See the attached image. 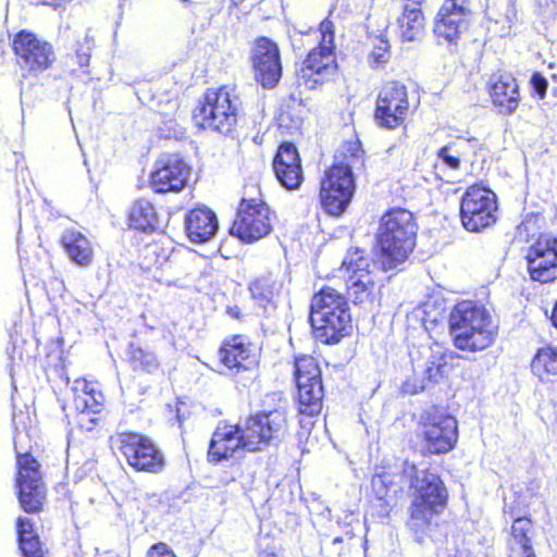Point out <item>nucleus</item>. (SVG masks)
<instances>
[{
	"instance_id": "39",
	"label": "nucleus",
	"mask_w": 557,
	"mask_h": 557,
	"mask_svg": "<svg viewBox=\"0 0 557 557\" xmlns=\"http://www.w3.org/2000/svg\"><path fill=\"white\" fill-rule=\"evenodd\" d=\"M18 546L24 557H44L39 537H35L30 541H24L18 544Z\"/></svg>"
},
{
	"instance_id": "18",
	"label": "nucleus",
	"mask_w": 557,
	"mask_h": 557,
	"mask_svg": "<svg viewBox=\"0 0 557 557\" xmlns=\"http://www.w3.org/2000/svg\"><path fill=\"white\" fill-rule=\"evenodd\" d=\"M255 78L264 88H273L282 76V64L277 45L267 38H258L251 50Z\"/></svg>"
},
{
	"instance_id": "23",
	"label": "nucleus",
	"mask_w": 557,
	"mask_h": 557,
	"mask_svg": "<svg viewBox=\"0 0 557 557\" xmlns=\"http://www.w3.org/2000/svg\"><path fill=\"white\" fill-rule=\"evenodd\" d=\"M273 171L280 184L288 190L299 188L304 175L299 153L295 145L284 143L273 160Z\"/></svg>"
},
{
	"instance_id": "2",
	"label": "nucleus",
	"mask_w": 557,
	"mask_h": 557,
	"mask_svg": "<svg viewBox=\"0 0 557 557\" xmlns=\"http://www.w3.org/2000/svg\"><path fill=\"white\" fill-rule=\"evenodd\" d=\"M363 162L364 151L358 139L342 145L335 163L321 182V205L330 215L338 216L346 210L355 191L352 171L362 169Z\"/></svg>"
},
{
	"instance_id": "16",
	"label": "nucleus",
	"mask_w": 557,
	"mask_h": 557,
	"mask_svg": "<svg viewBox=\"0 0 557 557\" xmlns=\"http://www.w3.org/2000/svg\"><path fill=\"white\" fill-rule=\"evenodd\" d=\"M409 111L407 88L399 82H388L381 89L375 119L381 126L396 128L406 120Z\"/></svg>"
},
{
	"instance_id": "5",
	"label": "nucleus",
	"mask_w": 557,
	"mask_h": 557,
	"mask_svg": "<svg viewBox=\"0 0 557 557\" xmlns=\"http://www.w3.org/2000/svg\"><path fill=\"white\" fill-rule=\"evenodd\" d=\"M310 323L317 339L324 344L338 343L351 329L346 298L334 288H322L311 299Z\"/></svg>"
},
{
	"instance_id": "4",
	"label": "nucleus",
	"mask_w": 557,
	"mask_h": 557,
	"mask_svg": "<svg viewBox=\"0 0 557 557\" xmlns=\"http://www.w3.org/2000/svg\"><path fill=\"white\" fill-rule=\"evenodd\" d=\"M418 225L413 214L403 208H394L382 215L377 243L385 270L403 263L416 245Z\"/></svg>"
},
{
	"instance_id": "14",
	"label": "nucleus",
	"mask_w": 557,
	"mask_h": 557,
	"mask_svg": "<svg viewBox=\"0 0 557 557\" xmlns=\"http://www.w3.org/2000/svg\"><path fill=\"white\" fill-rule=\"evenodd\" d=\"M299 412L313 417L322 409L323 386L321 371L314 358L305 356L296 360Z\"/></svg>"
},
{
	"instance_id": "37",
	"label": "nucleus",
	"mask_w": 557,
	"mask_h": 557,
	"mask_svg": "<svg viewBox=\"0 0 557 557\" xmlns=\"http://www.w3.org/2000/svg\"><path fill=\"white\" fill-rule=\"evenodd\" d=\"M475 143V139L467 140L465 144ZM463 143H451L442 147L437 151V158L449 169L458 170L460 168L461 148Z\"/></svg>"
},
{
	"instance_id": "43",
	"label": "nucleus",
	"mask_w": 557,
	"mask_h": 557,
	"mask_svg": "<svg viewBox=\"0 0 557 557\" xmlns=\"http://www.w3.org/2000/svg\"><path fill=\"white\" fill-rule=\"evenodd\" d=\"M16 529L22 530V533H35L34 531V523L32 519L20 517L16 522Z\"/></svg>"
},
{
	"instance_id": "42",
	"label": "nucleus",
	"mask_w": 557,
	"mask_h": 557,
	"mask_svg": "<svg viewBox=\"0 0 557 557\" xmlns=\"http://www.w3.org/2000/svg\"><path fill=\"white\" fill-rule=\"evenodd\" d=\"M532 84L536 92L544 96L547 89V81L539 73L533 74Z\"/></svg>"
},
{
	"instance_id": "47",
	"label": "nucleus",
	"mask_w": 557,
	"mask_h": 557,
	"mask_svg": "<svg viewBox=\"0 0 557 557\" xmlns=\"http://www.w3.org/2000/svg\"><path fill=\"white\" fill-rule=\"evenodd\" d=\"M227 313L232 317V318H236L238 319L240 317V310L237 306H234V307H228L227 308Z\"/></svg>"
},
{
	"instance_id": "48",
	"label": "nucleus",
	"mask_w": 557,
	"mask_h": 557,
	"mask_svg": "<svg viewBox=\"0 0 557 557\" xmlns=\"http://www.w3.org/2000/svg\"><path fill=\"white\" fill-rule=\"evenodd\" d=\"M96 557H121V556L117 553H114L112 550H104V552L97 550Z\"/></svg>"
},
{
	"instance_id": "7",
	"label": "nucleus",
	"mask_w": 557,
	"mask_h": 557,
	"mask_svg": "<svg viewBox=\"0 0 557 557\" xmlns=\"http://www.w3.org/2000/svg\"><path fill=\"white\" fill-rule=\"evenodd\" d=\"M239 104L238 96L227 86L208 89L194 111V120L201 128L228 134L237 123Z\"/></svg>"
},
{
	"instance_id": "25",
	"label": "nucleus",
	"mask_w": 557,
	"mask_h": 557,
	"mask_svg": "<svg viewBox=\"0 0 557 557\" xmlns=\"http://www.w3.org/2000/svg\"><path fill=\"white\" fill-rule=\"evenodd\" d=\"M488 92L499 112L511 114L520 101L519 87L516 79L507 73L493 74L488 81Z\"/></svg>"
},
{
	"instance_id": "41",
	"label": "nucleus",
	"mask_w": 557,
	"mask_h": 557,
	"mask_svg": "<svg viewBox=\"0 0 557 557\" xmlns=\"http://www.w3.org/2000/svg\"><path fill=\"white\" fill-rule=\"evenodd\" d=\"M148 557H176L174 553L164 543H158L150 547Z\"/></svg>"
},
{
	"instance_id": "50",
	"label": "nucleus",
	"mask_w": 557,
	"mask_h": 557,
	"mask_svg": "<svg viewBox=\"0 0 557 557\" xmlns=\"http://www.w3.org/2000/svg\"><path fill=\"white\" fill-rule=\"evenodd\" d=\"M455 557H457V556H455Z\"/></svg>"
},
{
	"instance_id": "34",
	"label": "nucleus",
	"mask_w": 557,
	"mask_h": 557,
	"mask_svg": "<svg viewBox=\"0 0 557 557\" xmlns=\"http://www.w3.org/2000/svg\"><path fill=\"white\" fill-rule=\"evenodd\" d=\"M250 293L259 307L267 310L268 306H272L275 290V282L270 276H263L251 283Z\"/></svg>"
},
{
	"instance_id": "49",
	"label": "nucleus",
	"mask_w": 557,
	"mask_h": 557,
	"mask_svg": "<svg viewBox=\"0 0 557 557\" xmlns=\"http://www.w3.org/2000/svg\"><path fill=\"white\" fill-rule=\"evenodd\" d=\"M505 513H506V515H509V511H508V509H507V508H506V510H505Z\"/></svg>"
},
{
	"instance_id": "17",
	"label": "nucleus",
	"mask_w": 557,
	"mask_h": 557,
	"mask_svg": "<svg viewBox=\"0 0 557 557\" xmlns=\"http://www.w3.org/2000/svg\"><path fill=\"white\" fill-rule=\"evenodd\" d=\"M190 166L177 153H163L154 163L150 184L156 193H178L187 184Z\"/></svg>"
},
{
	"instance_id": "19",
	"label": "nucleus",
	"mask_w": 557,
	"mask_h": 557,
	"mask_svg": "<svg viewBox=\"0 0 557 557\" xmlns=\"http://www.w3.org/2000/svg\"><path fill=\"white\" fill-rule=\"evenodd\" d=\"M527 260L531 280L548 283L557 278V239L540 237L529 248Z\"/></svg>"
},
{
	"instance_id": "26",
	"label": "nucleus",
	"mask_w": 557,
	"mask_h": 557,
	"mask_svg": "<svg viewBox=\"0 0 557 557\" xmlns=\"http://www.w3.org/2000/svg\"><path fill=\"white\" fill-rule=\"evenodd\" d=\"M219 223L215 213L207 207L190 210L185 216V230L190 242H209L216 233Z\"/></svg>"
},
{
	"instance_id": "40",
	"label": "nucleus",
	"mask_w": 557,
	"mask_h": 557,
	"mask_svg": "<svg viewBox=\"0 0 557 557\" xmlns=\"http://www.w3.org/2000/svg\"><path fill=\"white\" fill-rule=\"evenodd\" d=\"M388 48V42L381 40L380 46L376 47L375 50H373L371 53V59L373 60V62L376 64L386 62Z\"/></svg>"
},
{
	"instance_id": "38",
	"label": "nucleus",
	"mask_w": 557,
	"mask_h": 557,
	"mask_svg": "<svg viewBox=\"0 0 557 557\" xmlns=\"http://www.w3.org/2000/svg\"><path fill=\"white\" fill-rule=\"evenodd\" d=\"M92 47V40L88 36H85L82 41H78L75 51V58L81 67L87 66L89 64Z\"/></svg>"
},
{
	"instance_id": "6",
	"label": "nucleus",
	"mask_w": 557,
	"mask_h": 557,
	"mask_svg": "<svg viewBox=\"0 0 557 557\" xmlns=\"http://www.w3.org/2000/svg\"><path fill=\"white\" fill-rule=\"evenodd\" d=\"M311 32L308 33L310 35ZM320 38L319 46L311 49L297 72V82L308 89H315L326 82L336 70L334 55V24L330 20L321 22L318 30L312 32Z\"/></svg>"
},
{
	"instance_id": "27",
	"label": "nucleus",
	"mask_w": 557,
	"mask_h": 557,
	"mask_svg": "<svg viewBox=\"0 0 557 557\" xmlns=\"http://www.w3.org/2000/svg\"><path fill=\"white\" fill-rule=\"evenodd\" d=\"M407 488H414V498L429 506L442 508L447 498V491L440 476L430 471H417L413 478V485Z\"/></svg>"
},
{
	"instance_id": "1",
	"label": "nucleus",
	"mask_w": 557,
	"mask_h": 557,
	"mask_svg": "<svg viewBox=\"0 0 557 557\" xmlns=\"http://www.w3.org/2000/svg\"><path fill=\"white\" fill-rule=\"evenodd\" d=\"M286 432V414L278 409L252 416L243 426L219 425L211 437L208 459L220 462L232 458L240 449L262 450L271 443L281 441Z\"/></svg>"
},
{
	"instance_id": "9",
	"label": "nucleus",
	"mask_w": 557,
	"mask_h": 557,
	"mask_svg": "<svg viewBox=\"0 0 557 557\" xmlns=\"http://www.w3.org/2000/svg\"><path fill=\"white\" fill-rule=\"evenodd\" d=\"M273 219L274 214L267 203L259 197H248L245 190L231 234L244 243L257 242L271 233Z\"/></svg>"
},
{
	"instance_id": "20",
	"label": "nucleus",
	"mask_w": 557,
	"mask_h": 557,
	"mask_svg": "<svg viewBox=\"0 0 557 557\" xmlns=\"http://www.w3.org/2000/svg\"><path fill=\"white\" fill-rule=\"evenodd\" d=\"M73 404L78 412L77 423L86 430L91 431L98 422V414L103 408V395L98 391L95 383L85 379H77L73 383Z\"/></svg>"
},
{
	"instance_id": "45",
	"label": "nucleus",
	"mask_w": 557,
	"mask_h": 557,
	"mask_svg": "<svg viewBox=\"0 0 557 557\" xmlns=\"http://www.w3.org/2000/svg\"><path fill=\"white\" fill-rule=\"evenodd\" d=\"M537 3L541 8L546 9L548 12H553L555 10V0H537Z\"/></svg>"
},
{
	"instance_id": "28",
	"label": "nucleus",
	"mask_w": 557,
	"mask_h": 557,
	"mask_svg": "<svg viewBox=\"0 0 557 557\" xmlns=\"http://www.w3.org/2000/svg\"><path fill=\"white\" fill-rule=\"evenodd\" d=\"M219 359L226 369L235 370L236 372H239L242 369L249 370L256 363L255 358L250 356V351L240 336L224 343L219 350Z\"/></svg>"
},
{
	"instance_id": "29",
	"label": "nucleus",
	"mask_w": 557,
	"mask_h": 557,
	"mask_svg": "<svg viewBox=\"0 0 557 557\" xmlns=\"http://www.w3.org/2000/svg\"><path fill=\"white\" fill-rule=\"evenodd\" d=\"M69 259L79 267H88L92 262L94 249L89 239L76 230H66L61 238Z\"/></svg>"
},
{
	"instance_id": "32",
	"label": "nucleus",
	"mask_w": 557,
	"mask_h": 557,
	"mask_svg": "<svg viewBox=\"0 0 557 557\" xmlns=\"http://www.w3.org/2000/svg\"><path fill=\"white\" fill-rule=\"evenodd\" d=\"M534 375L541 381L548 382L557 376V348L545 346L540 348L531 362Z\"/></svg>"
},
{
	"instance_id": "44",
	"label": "nucleus",
	"mask_w": 557,
	"mask_h": 557,
	"mask_svg": "<svg viewBox=\"0 0 557 557\" xmlns=\"http://www.w3.org/2000/svg\"><path fill=\"white\" fill-rule=\"evenodd\" d=\"M509 557H535V554L532 547L519 546L510 550Z\"/></svg>"
},
{
	"instance_id": "30",
	"label": "nucleus",
	"mask_w": 557,
	"mask_h": 557,
	"mask_svg": "<svg viewBox=\"0 0 557 557\" xmlns=\"http://www.w3.org/2000/svg\"><path fill=\"white\" fill-rule=\"evenodd\" d=\"M128 221L129 226L143 232H152L161 227L157 210L147 199H138L132 205Z\"/></svg>"
},
{
	"instance_id": "35",
	"label": "nucleus",
	"mask_w": 557,
	"mask_h": 557,
	"mask_svg": "<svg viewBox=\"0 0 557 557\" xmlns=\"http://www.w3.org/2000/svg\"><path fill=\"white\" fill-rule=\"evenodd\" d=\"M511 518L513 522L511 527V537L509 540L510 550L519 546H522V548L532 547L529 536L533 528L532 521L525 517L516 518L513 515H511Z\"/></svg>"
},
{
	"instance_id": "21",
	"label": "nucleus",
	"mask_w": 557,
	"mask_h": 557,
	"mask_svg": "<svg viewBox=\"0 0 557 557\" xmlns=\"http://www.w3.org/2000/svg\"><path fill=\"white\" fill-rule=\"evenodd\" d=\"M470 14L468 0H446L435 22V35L448 42L455 41L467 28Z\"/></svg>"
},
{
	"instance_id": "46",
	"label": "nucleus",
	"mask_w": 557,
	"mask_h": 557,
	"mask_svg": "<svg viewBox=\"0 0 557 557\" xmlns=\"http://www.w3.org/2000/svg\"><path fill=\"white\" fill-rule=\"evenodd\" d=\"M17 537H18V544H21L24 541H30L35 537H38V535L36 533H27V532H25L23 535L22 530H17Z\"/></svg>"
},
{
	"instance_id": "12",
	"label": "nucleus",
	"mask_w": 557,
	"mask_h": 557,
	"mask_svg": "<svg viewBox=\"0 0 557 557\" xmlns=\"http://www.w3.org/2000/svg\"><path fill=\"white\" fill-rule=\"evenodd\" d=\"M119 449L128 466L136 471L159 473L164 468V456L156 443L146 435L133 432L120 433Z\"/></svg>"
},
{
	"instance_id": "36",
	"label": "nucleus",
	"mask_w": 557,
	"mask_h": 557,
	"mask_svg": "<svg viewBox=\"0 0 557 557\" xmlns=\"http://www.w3.org/2000/svg\"><path fill=\"white\" fill-rule=\"evenodd\" d=\"M438 508L429 506L419 499H413L410 507L409 524L412 529L420 530L426 527Z\"/></svg>"
},
{
	"instance_id": "22",
	"label": "nucleus",
	"mask_w": 557,
	"mask_h": 557,
	"mask_svg": "<svg viewBox=\"0 0 557 557\" xmlns=\"http://www.w3.org/2000/svg\"><path fill=\"white\" fill-rule=\"evenodd\" d=\"M423 434L431 454H445L457 442V421L451 416L435 414L424 424Z\"/></svg>"
},
{
	"instance_id": "33",
	"label": "nucleus",
	"mask_w": 557,
	"mask_h": 557,
	"mask_svg": "<svg viewBox=\"0 0 557 557\" xmlns=\"http://www.w3.org/2000/svg\"><path fill=\"white\" fill-rule=\"evenodd\" d=\"M128 359L134 370H141L147 373H154L159 369V360L154 352L131 345Z\"/></svg>"
},
{
	"instance_id": "24",
	"label": "nucleus",
	"mask_w": 557,
	"mask_h": 557,
	"mask_svg": "<svg viewBox=\"0 0 557 557\" xmlns=\"http://www.w3.org/2000/svg\"><path fill=\"white\" fill-rule=\"evenodd\" d=\"M446 354L440 345L435 344L429 348V355L423 364L416 368L413 382L407 381L403 391L409 394H418L430 385L435 384L443 376V368L446 366Z\"/></svg>"
},
{
	"instance_id": "11",
	"label": "nucleus",
	"mask_w": 557,
	"mask_h": 557,
	"mask_svg": "<svg viewBox=\"0 0 557 557\" xmlns=\"http://www.w3.org/2000/svg\"><path fill=\"white\" fill-rule=\"evenodd\" d=\"M372 261L358 248L350 249L341 267L346 275V288L349 298L356 305L371 302L375 289Z\"/></svg>"
},
{
	"instance_id": "13",
	"label": "nucleus",
	"mask_w": 557,
	"mask_h": 557,
	"mask_svg": "<svg viewBox=\"0 0 557 557\" xmlns=\"http://www.w3.org/2000/svg\"><path fill=\"white\" fill-rule=\"evenodd\" d=\"M17 438H15V449H17ZM17 454V479L18 500L21 507L28 513L41 510L46 499V487L42 483L40 465L28 453Z\"/></svg>"
},
{
	"instance_id": "31",
	"label": "nucleus",
	"mask_w": 557,
	"mask_h": 557,
	"mask_svg": "<svg viewBox=\"0 0 557 557\" xmlns=\"http://www.w3.org/2000/svg\"><path fill=\"white\" fill-rule=\"evenodd\" d=\"M399 36L403 40L413 41L424 32V16L417 5H406L397 20Z\"/></svg>"
},
{
	"instance_id": "10",
	"label": "nucleus",
	"mask_w": 557,
	"mask_h": 557,
	"mask_svg": "<svg viewBox=\"0 0 557 557\" xmlns=\"http://www.w3.org/2000/svg\"><path fill=\"white\" fill-rule=\"evenodd\" d=\"M496 196L490 189L473 185L460 201V219L468 232H482L496 222Z\"/></svg>"
},
{
	"instance_id": "15",
	"label": "nucleus",
	"mask_w": 557,
	"mask_h": 557,
	"mask_svg": "<svg viewBox=\"0 0 557 557\" xmlns=\"http://www.w3.org/2000/svg\"><path fill=\"white\" fill-rule=\"evenodd\" d=\"M416 473L417 467L411 462L404 461L398 472L383 471L373 475L371 485L380 516H387L396 495L407 486L413 485Z\"/></svg>"
},
{
	"instance_id": "8",
	"label": "nucleus",
	"mask_w": 557,
	"mask_h": 557,
	"mask_svg": "<svg viewBox=\"0 0 557 557\" xmlns=\"http://www.w3.org/2000/svg\"><path fill=\"white\" fill-rule=\"evenodd\" d=\"M12 48L23 78L37 77L57 60L52 45L28 30L14 36Z\"/></svg>"
},
{
	"instance_id": "3",
	"label": "nucleus",
	"mask_w": 557,
	"mask_h": 557,
	"mask_svg": "<svg viewBox=\"0 0 557 557\" xmlns=\"http://www.w3.org/2000/svg\"><path fill=\"white\" fill-rule=\"evenodd\" d=\"M449 329L455 346L472 352L490 347L497 334V326L488 310L469 300L454 307L449 315Z\"/></svg>"
}]
</instances>
